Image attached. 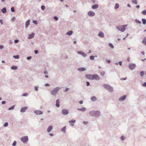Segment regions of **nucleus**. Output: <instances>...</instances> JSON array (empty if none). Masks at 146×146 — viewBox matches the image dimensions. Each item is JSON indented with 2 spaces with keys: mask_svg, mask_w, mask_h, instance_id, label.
<instances>
[{
  "mask_svg": "<svg viewBox=\"0 0 146 146\" xmlns=\"http://www.w3.org/2000/svg\"><path fill=\"white\" fill-rule=\"evenodd\" d=\"M60 88L59 87H56L52 90L51 92V94L54 96H55L58 93V91L60 90Z\"/></svg>",
  "mask_w": 146,
  "mask_h": 146,
  "instance_id": "1",
  "label": "nucleus"
},
{
  "mask_svg": "<svg viewBox=\"0 0 146 146\" xmlns=\"http://www.w3.org/2000/svg\"><path fill=\"white\" fill-rule=\"evenodd\" d=\"M90 115L92 116H94L96 117L100 115V112L98 111H92L90 112Z\"/></svg>",
  "mask_w": 146,
  "mask_h": 146,
  "instance_id": "2",
  "label": "nucleus"
},
{
  "mask_svg": "<svg viewBox=\"0 0 146 146\" xmlns=\"http://www.w3.org/2000/svg\"><path fill=\"white\" fill-rule=\"evenodd\" d=\"M127 25H124L121 26L117 27V28L118 30L122 32H123L125 30V27H127Z\"/></svg>",
  "mask_w": 146,
  "mask_h": 146,
  "instance_id": "3",
  "label": "nucleus"
},
{
  "mask_svg": "<svg viewBox=\"0 0 146 146\" xmlns=\"http://www.w3.org/2000/svg\"><path fill=\"white\" fill-rule=\"evenodd\" d=\"M104 86L105 88H106L110 92L112 91L113 90L112 88L109 86L105 84L104 85Z\"/></svg>",
  "mask_w": 146,
  "mask_h": 146,
  "instance_id": "4",
  "label": "nucleus"
},
{
  "mask_svg": "<svg viewBox=\"0 0 146 146\" xmlns=\"http://www.w3.org/2000/svg\"><path fill=\"white\" fill-rule=\"evenodd\" d=\"M21 139L22 142H25L28 141V137L27 136H24L22 137Z\"/></svg>",
  "mask_w": 146,
  "mask_h": 146,
  "instance_id": "5",
  "label": "nucleus"
},
{
  "mask_svg": "<svg viewBox=\"0 0 146 146\" xmlns=\"http://www.w3.org/2000/svg\"><path fill=\"white\" fill-rule=\"evenodd\" d=\"M100 79L99 76L97 74L93 75V80H99Z\"/></svg>",
  "mask_w": 146,
  "mask_h": 146,
  "instance_id": "6",
  "label": "nucleus"
},
{
  "mask_svg": "<svg viewBox=\"0 0 146 146\" xmlns=\"http://www.w3.org/2000/svg\"><path fill=\"white\" fill-rule=\"evenodd\" d=\"M86 77L89 79L93 80V75L86 74Z\"/></svg>",
  "mask_w": 146,
  "mask_h": 146,
  "instance_id": "7",
  "label": "nucleus"
},
{
  "mask_svg": "<svg viewBox=\"0 0 146 146\" xmlns=\"http://www.w3.org/2000/svg\"><path fill=\"white\" fill-rule=\"evenodd\" d=\"M88 15L90 16H93L95 15V13L92 11H90L88 13Z\"/></svg>",
  "mask_w": 146,
  "mask_h": 146,
  "instance_id": "8",
  "label": "nucleus"
},
{
  "mask_svg": "<svg viewBox=\"0 0 146 146\" xmlns=\"http://www.w3.org/2000/svg\"><path fill=\"white\" fill-rule=\"evenodd\" d=\"M34 112L37 115L42 114L43 113V112L42 111L39 110L35 111H34Z\"/></svg>",
  "mask_w": 146,
  "mask_h": 146,
  "instance_id": "9",
  "label": "nucleus"
},
{
  "mask_svg": "<svg viewBox=\"0 0 146 146\" xmlns=\"http://www.w3.org/2000/svg\"><path fill=\"white\" fill-rule=\"evenodd\" d=\"M135 65L134 64H130L129 66V67L130 69L131 70L135 68Z\"/></svg>",
  "mask_w": 146,
  "mask_h": 146,
  "instance_id": "10",
  "label": "nucleus"
},
{
  "mask_svg": "<svg viewBox=\"0 0 146 146\" xmlns=\"http://www.w3.org/2000/svg\"><path fill=\"white\" fill-rule=\"evenodd\" d=\"M62 113L63 115L67 114L68 113V111L66 110H63L62 111Z\"/></svg>",
  "mask_w": 146,
  "mask_h": 146,
  "instance_id": "11",
  "label": "nucleus"
},
{
  "mask_svg": "<svg viewBox=\"0 0 146 146\" xmlns=\"http://www.w3.org/2000/svg\"><path fill=\"white\" fill-rule=\"evenodd\" d=\"M27 109V107H23L21 109V111L22 112H24Z\"/></svg>",
  "mask_w": 146,
  "mask_h": 146,
  "instance_id": "12",
  "label": "nucleus"
},
{
  "mask_svg": "<svg viewBox=\"0 0 146 146\" xmlns=\"http://www.w3.org/2000/svg\"><path fill=\"white\" fill-rule=\"evenodd\" d=\"M126 98V96H125V95L123 96H121V97H120L119 98V100L120 101H122L124 100H125V99Z\"/></svg>",
  "mask_w": 146,
  "mask_h": 146,
  "instance_id": "13",
  "label": "nucleus"
},
{
  "mask_svg": "<svg viewBox=\"0 0 146 146\" xmlns=\"http://www.w3.org/2000/svg\"><path fill=\"white\" fill-rule=\"evenodd\" d=\"M53 127L52 126H50L48 127L47 129V131L49 132L52 129Z\"/></svg>",
  "mask_w": 146,
  "mask_h": 146,
  "instance_id": "14",
  "label": "nucleus"
},
{
  "mask_svg": "<svg viewBox=\"0 0 146 146\" xmlns=\"http://www.w3.org/2000/svg\"><path fill=\"white\" fill-rule=\"evenodd\" d=\"M98 36L101 37H103L104 36V35L102 32H100L98 34Z\"/></svg>",
  "mask_w": 146,
  "mask_h": 146,
  "instance_id": "15",
  "label": "nucleus"
},
{
  "mask_svg": "<svg viewBox=\"0 0 146 146\" xmlns=\"http://www.w3.org/2000/svg\"><path fill=\"white\" fill-rule=\"evenodd\" d=\"M34 33H32L31 34H30L28 36V38L29 39H31L33 38L34 36Z\"/></svg>",
  "mask_w": 146,
  "mask_h": 146,
  "instance_id": "16",
  "label": "nucleus"
},
{
  "mask_svg": "<svg viewBox=\"0 0 146 146\" xmlns=\"http://www.w3.org/2000/svg\"><path fill=\"white\" fill-rule=\"evenodd\" d=\"M30 20H28L26 22L25 26L26 28L30 24Z\"/></svg>",
  "mask_w": 146,
  "mask_h": 146,
  "instance_id": "17",
  "label": "nucleus"
},
{
  "mask_svg": "<svg viewBox=\"0 0 146 146\" xmlns=\"http://www.w3.org/2000/svg\"><path fill=\"white\" fill-rule=\"evenodd\" d=\"M98 7V5L96 4L92 6V8L93 9H96Z\"/></svg>",
  "mask_w": 146,
  "mask_h": 146,
  "instance_id": "18",
  "label": "nucleus"
},
{
  "mask_svg": "<svg viewBox=\"0 0 146 146\" xmlns=\"http://www.w3.org/2000/svg\"><path fill=\"white\" fill-rule=\"evenodd\" d=\"M56 106L57 107H59L60 106V105L59 104V100L58 99L56 100Z\"/></svg>",
  "mask_w": 146,
  "mask_h": 146,
  "instance_id": "19",
  "label": "nucleus"
},
{
  "mask_svg": "<svg viewBox=\"0 0 146 146\" xmlns=\"http://www.w3.org/2000/svg\"><path fill=\"white\" fill-rule=\"evenodd\" d=\"M86 69L84 68H81L78 69V70L80 71H85Z\"/></svg>",
  "mask_w": 146,
  "mask_h": 146,
  "instance_id": "20",
  "label": "nucleus"
},
{
  "mask_svg": "<svg viewBox=\"0 0 146 146\" xmlns=\"http://www.w3.org/2000/svg\"><path fill=\"white\" fill-rule=\"evenodd\" d=\"M96 98L95 96H93L91 98V100L92 101H94L96 100Z\"/></svg>",
  "mask_w": 146,
  "mask_h": 146,
  "instance_id": "21",
  "label": "nucleus"
},
{
  "mask_svg": "<svg viewBox=\"0 0 146 146\" xmlns=\"http://www.w3.org/2000/svg\"><path fill=\"white\" fill-rule=\"evenodd\" d=\"M86 110V109L84 107L80 109L78 108V110L79 111H85Z\"/></svg>",
  "mask_w": 146,
  "mask_h": 146,
  "instance_id": "22",
  "label": "nucleus"
},
{
  "mask_svg": "<svg viewBox=\"0 0 146 146\" xmlns=\"http://www.w3.org/2000/svg\"><path fill=\"white\" fill-rule=\"evenodd\" d=\"M72 33H73L72 31H68L67 33V35H70L72 34Z\"/></svg>",
  "mask_w": 146,
  "mask_h": 146,
  "instance_id": "23",
  "label": "nucleus"
},
{
  "mask_svg": "<svg viewBox=\"0 0 146 146\" xmlns=\"http://www.w3.org/2000/svg\"><path fill=\"white\" fill-rule=\"evenodd\" d=\"M11 68L13 70H16L17 69V67L16 66H13L11 67Z\"/></svg>",
  "mask_w": 146,
  "mask_h": 146,
  "instance_id": "24",
  "label": "nucleus"
},
{
  "mask_svg": "<svg viewBox=\"0 0 146 146\" xmlns=\"http://www.w3.org/2000/svg\"><path fill=\"white\" fill-rule=\"evenodd\" d=\"M2 11L3 13H5L6 12V9L5 8H4L2 9Z\"/></svg>",
  "mask_w": 146,
  "mask_h": 146,
  "instance_id": "25",
  "label": "nucleus"
},
{
  "mask_svg": "<svg viewBox=\"0 0 146 146\" xmlns=\"http://www.w3.org/2000/svg\"><path fill=\"white\" fill-rule=\"evenodd\" d=\"M142 21L143 24L145 25L146 23V20L145 19H142Z\"/></svg>",
  "mask_w": 146,
  "mask_h": 146,
  "instance_id": "26",
  "label": "nucleus"
},
{
  "mask_svg": "<svg viewBox=\"0 0 146 146\" xmlns=\"http://www.w3.org/2000/svg\"><path fill=\"white\" fill-rule=\"evenodd\" d=\"M132 2L134 4H137V0H131Z\"/></svg>",
  "mask_w": 146,
  "mask_h": 146,
  "instance_id": "27",
  "label": "nucleus"
},
{
  "mask_svg": "<svg viewBox=\"0 0 146 146\" xmlns=\"http://www.w3.org/2000/svg\"><path fill=\"white\" fill-rule=\"evenodd\" d=\"M76 120H72L71 121H69V122L70 123H74L75 122Z\"/></svg>",
  "mask_w": 146,
  "mask_h": 146,
  "instance_id": "28",
  "label": "nucleus"
},
{
  "mask_svg": "<svg viewBox=\"0 0 146 146\" xmlns=\"http://www.w3.org/2000/svg\"><path fill=\"white\" fill-rule=\"evenodd\" d=\"M135 21L138 24H140L141 23V21H139V20L137 19L135 20Z\"/></svg>",
  "mask_w": 146,
  "mask_h": 146,
  "instance_id": "29",
  "label": "nucleus"
},
{
  "mask_svg": "<svg viewBox=\"0 0 146 146\" xmlns=\"http://www.w3.org/2000/svg\"><path fill=\"white\" fill-rule=\"evenodd\" d=\"M142 42L146 45V38H144L142 41Z\"/></svg>",
  "mask_w": 146,
  "mask_h": 146,
  "instance_id": "30",
  "label": "nucleus"
},
{
  "mask_svg": "<svg viewBox=\"0 0 146 146\" xmlns=\"http://www.w3.org/2000/svg\"><path fill=\"white\" fill-rule=\"evenodd\" d=\"M119 7V4L117 3L115 4V9H117Z\"/></svg>",
  "mask_w": 146,
  "mask_h": 146,
  "instance_id": "31",
  "label": "nucleus"
},
{
  "mask_svg": "<svg viewBox=\"0 0 146 146\" xmlns=\"http://www.w3.org/2000/svg\"><path fill=\"white\" fill-rule=\"evenodd\" d=\"M13 57L15 58L18 59L19 58V55L14 56Z\"/></svg>",
  "mask_w": 146,
  "mask_h": 146,
  "instance_id": "32",
  "label": "nucleus"
},
{
  "mask_svg": "<svg viewBox=\"0 0 146 146\" xmlns=\"http://www.w3.org/2000/svg\"><path fill=\"white\" fill-rule=\"evenodd\" d=\"M142 13L144 15H146V10H144L142 11Z\"/></svg>",
  "mask_w": 146,
  "mask_h": 146,
  "instance_id": "33",
  "label": "nucleus"
},
{
  "mask_svg": "<svg viewBox=\"0 0 146 146\" xmlns=\"http://www.w3.org/2000/svg\"><path fill=\"white\" fill-rule=\"evenodd\" d=\"M104 74L105 72L104 71H102L100 73L101 75L102 76H104Z\"/></svg>",
  "mask_w": 146,
  "mask_h": 146,
  "instance_id": "34",
  "label": "nucleus"
},
{
  "mask_svg": "<svg viewBox=\"0 0 146 146\" xmlns=\"http://www.w3.org/2000/svg\"><path fill=\"white\" fill-rule=\"evenodd\" d=\"M66 127H64L61 129V131H65Z\"/></svg>",
  "mask_w": 146,
  "mask_h": 146,
  "instance_id": "35",
  "label": "nucleus"
},
{
  "mask_svg": "<svg viewBox=\"0 0 146 146\" xmlns=\"http://www.w3.org/2000/svg\"><path fill=\"white\" fill-rule=\"evenodd\" d=\"M109 45L112 48H113L114 46L111 44L110 43V44H109Z\"/></svg>",
  "mask_w": 146,
  "mask_h": 146,
  "instance_id": "36",
  "label": "nucleus"
},
{
  "mask_svg": "<svg viewBox=\"0 0 146 146\" xmlns=\"http://www.w3.org/2000/svg\"><path fill=\"white\" fill-rule=\"evenodd\" d=\"M14 106H13L12 107H11L9 108V110H13L14 109Z\"/></svg>",
  "mask_w": 146,
  "mask_h": 146,
  "instance_id": "37",
  "label": "nucleus"
},
{
  "mask_svg": "<svg viewBox=\"0 0 146 146\" xmlns=\"http://www.w3.org/2000/svg\"><path fill=\"white\" fill-rule=\"evenodd\" d=\"M41 8L42 10H43L45 9V7L44 6H42Z\"/></svg>",
  "mask_w": 146,
  "mask_h": 146,
  "instance_id": "38",
  "label": "nucleus"
},
{
  "mask_svg": "<svg viewBox=\"0 0 146 146\" xmlns=\"http://www.w3.org/2000/svg\"><path fill=\"white\" fill-rule=\"evenodd\" d=\"M8 123H7V122H6V123H5V124L3 126H4V127H6V126H8Z\"/></svg>",
  "mask_w": 146,
  "mask_h": 146,
  "instance_id": "39",
  "label": "nucleus"
},
{
  "mask_svg": "<svg viewBox=\"0 0 146 146\" xmlns=\"http://www.w3.org/2000/svg\"><path fill=\"white\" fill-rule=\"evenodd\" d=\"M16 144V142L15 141L12 144V145L13 146H15Z\"/></svg>",
  "mask_w": 146,
  "mask_h": 146,
  "instance_id": "40",
  "label": "nucleus"
},
{
  "mask_svg": "<svg viewBox=\"0 0 146 146\" xmlns=\"http://www.w3.org/2000/svg\"><path fill=\"white\" fill-rule=\"evenodd\" d=\"M94 57L93 56H91L90 57V59L92 60H93L94 59Z\"/></svg>",
  "mask_w": 146,
  "mask_h": 146,
  "instance_id": "41",
  "label": "nucleus"
},
{
  "mask_svg": "<svg viewBox=\"0 0 146 146\" xmlns=\"http://www.w3.org/2000/svg\"><path fill=\"white\" fill-rule=\"evenodd\" d=\"M144 72L143 71H141L140 72V74L141 76H142L144 74Z\"/></svg>",
  "mask_w": 146,
  "mask_h": 146,
  "instance_id": "42",
  "label": "nucleus"
},
{
  "mask_svg": "<svg viewBox=\"0 0 146 146\" xmlns=\"http://www.w3.org/2000/svg\"><path fill=\"white\" fill-rule=\"evenodd\" d=\"M54 19L56 21H57L58 19V18L56 16L54 17Z\"/></svg>",
  "mask_w": 146,
  "mask_h": 146,
  "instance_id": "43",
  "label": "nucleus"
},
{
  "mask_svg": "<svg viewBox=\"0 0 146 146\" xmlns=\"http://www.w3.org/2000/svg\"><path fill=\"white\" fill-rule=\"evenodd\" d=\"M11 11H12L13 12H14L15 11V10H14V7H13L11 8Z\"/></svg>",
  "mask_w": 146,
  "mask_h": 146,
  "instance_id": "44",
  "label": "nucleus"
},
{
  "mask_svg": "<svg viewBox=\"0 0 146 146\" xmlns=\"http://www.w3.org/2000/svg\"><path fill=\"white\" fill-rule=\"evenodd\" d=\"M33 22L34 23L36 24V25L38 23H37V21H33Z\"/></svg>",
  "mask_w": 146,
  "mask_h": 146,
  "instance_id": "45",
  "label": "nucleus"
},
{
  "mask_svg": "<svg viewBox=\"0 0 146 146\" xmlns=\"http://www.w3.org/2000/svg\"><path fill=\"white\" fill-rule=\"evenodd\" d=\"M83 56H84V57H85L86 56V54L85 53H84L83 52L82 54Z\"/></svg>",
  "mask_w": 146,
  "mask_h": 146,
  "instance_id": "46",
  "label": "nucleus"
},
{
  "mask_svg": "<svg viewBox=\"0 0 146 146\" xmlns=\"http://www.w3.org/2000/svg\"><path fill=\"white\" fill-rule=\"evenodd\" d=\"M18 41H19L18 40H15L14 41V42H15V43H17L18 42Z\"/></svg>",
  "mask_w": 146,
  "mask_h": 146,
  "instance_id": "47",
  "label": "nucleus"
},
{
  "mask_svg": "<svg viewBox=\"0 0 146 146\" xmlns=\"http://www.w3.org/2000/svg\"><path fill=\"white\" fill-rule=\"evenodd\" d=\"M28 95V94L27 93H25L23 94V96H27Z\"/></svg>",
  "mask_w": 146,
  "mask_h": 146,
  "instance_id": "48",
  "label": "nucleus"
},
{
  "mask_svg": "<svg viewBox=\"0 0 146 146\" xmlns=\"http://www.w3.org/2000/svg\"><path fill=\"white\" fill-rule=\"evenodd\" d=\"M35 90L36 91H37L38 90V88L36 86L35 87Z\"/></svg>",
  "mask_w": 146,
  "mask_h": 146,
  "instance_id": "49",
  "label": "nucleus"
},
{
  "mask_svg": "<svg viewBox=\"0 0 146 146\" xmlns=\"http://www.w3.org/2000/svg\"><path fill=\"white\" fill-rule=\"evenodd\" d=\"M31 58V56H29L27 58V59L28 60H30Z\"/></svg>",
  "mask_w": 146,
  "mask_h": 146,
  "instance_id": "50",
  "label": "nucleus"
},
{
  "mask_svg": "<svg viewBox=\"0 0 146 146\" xmlns=\"http://www.w3.org/2000/svg\"><path fill=\"white\" fill-rule=\"evenodd\" d=\"M78 53L79 54H82L83 52L81 51H78Z\"/></svg>",
  "mask_w": 146,
  "mask_h": 146,
  "instance_id": "51",
  "label": "nucleus"
},
{
  "mask_svg": "<svg viewBox=\"0 0 146 146\" xmlns=\"http://www.w3.org/2000/svg\"><path fill=\"white\" fill-rule=\"evenodd\" d=\"M86 84L87 86H89L90 85V83L89 82H86Z\"/></svg>",
  "mask_w": 146,
  "mask_h": 146,
  "instance_id": "52",
  "label": "nucleus"
},
{
  "mask_svg": "<svg viewBox=\"0 0 146 146\" xmlns=\"http://www.w3.org/2000/svg\"><path fill=\"white\" fill-rule=\"evenodd\" d=\"M124 137L123 136H121V139L122 140H123L124 139Z\"/></svg>",
  "mask_w": 146,
  "mask_h": 146,
  "instance_id": "53",
  "label": "nucleus"
},
{
  "mask_svg": "<svg viewBox=\"0 0 146 146\" xmlns=\"http://www.w3.org/2000/svg\"><path fill=\"white\" fill-rule=\"evenodd\" d=\"M38 52V50H35V52L36 54H37Z\"/></svg>",
  "mask_w": 146,
  "mask_h": 146,
  "instance_id": "54",
  "label": "nucleus"
},
{
  "mask_svg": "<svg viewBox=\"0 0 146 146\" xmlns=\"http://www.w3.org/2000/svg\"><path fill=\"white\" fill-rule=\"evenodd\" d=\"M0 22L1 23V25L3 24V23L2 22V20H1V19L0 20Z\"/></svg>",
  "mask_w": 146,
  "mask_h": 146,
  "instance_id": "55",
  "label": "nucleus"
},
{
  "mask_svg": "<svg viewBox=\"0 0 146 146\" xmlns=\"http://www.w3.org/2000/svg\"><path fill=\"white\" fill-rule=\"evenodd\" d=\"M143 86L144 87L146 86V82L143 84Z\"/></svg>",
  "mask_w": 146,
  "mask_h": 146,
  "instance_id": "56",
  "label": "nucleus"
},
{
  "mask_svg": "<svg viewBox=\"0 0 146 146\" xmlns=\"http://www.w3.org/2000/svg\"><path fill=\"white\" fill-rule=\"evenodd\" d=\"M15 17H13L12 19V21H14L15 20Z\"/></svg>",
  "mask_w": 146,
  "mask_h": 146,
  "instance_id": "57",
  "label": "nucleus"
},
{
  "mask_svg": "<svg viewBox=\"0 0 146 146\" xmlns=\"http://www.w3.org/2000/svg\"><path fill=\"white\" fill-rule=\"evenodd\" d=\"M119 63L120 65L121 66L122 65V62H119Z\"/></svg>",
  "mask_w": 146,
  "mask_h": 146,
  "instance_id": "58",
  "label": "nucleus"
},
{
  "mask_svg": "<svg viewBox=\"0 0 146 146\" xmlns=\"http://www.w3.org/2000/svg\"><path fill=\"white\" fill-rule=\"evenodd\" d=\"M79 102L80 104H81L83 103V102L82 101H80Z\"/></svg>",
  "mask_w": 146,
  "mask_h": 146,
  "instance_id": "59",
  "label": "nucleus"
},
{
  "mask_svg": "<svg viewBox=\"0 0 146 146\" xmlns=\"http://www.w3.org/2000/svg\"><path fill=\"white\" fill-rule=\"evenodd\" d=\"M44 73L45 74H47L48 72H47L46 71H45L44 72Z\"/></svg>",
  "mask_w": 146,
  "mask_h": 146,
  "instance_id": "60",
  "label": "nucleus"
},
{
  "mask_svg": "<svg viewBox=\"0 0 146 146\" xmlns=\"http://www.w3.org/2000/svg\"><path fill=\"white\" fill-rule=\"evenodd\" d=\"M3 48V46L2 45H0V49H2Z\"/></svg>",
  "mask_w": 146,
  "mask_h": 146,
  "instance_id": "61",
  "label": "nucleus"
},
{
  "mask_svg": "<svg viewBox=\"0 0 146 146\" xmlns=\"http://www.w3.org/2000/svg\"><path fill=\"white\" fill-rule=\"evenodd\" d=\"M5 101H3L2 102V103L3 104H5Z\"/></svg>",
  "mask_w": 146,
  "mask_h": 146,
  "instance_id": "62",
  "label": "nucleus"
},
{
  "mask_svg": "<svg viewBox=\"0 0 146 146\" xmlns=\"http://www.w3.org/2000/svg\"><path fill=\"white\" fill-rule=\"evenodd\" d=\"M49 86V85L48 84H45V86Z\"/></svg>",
  "mask_w": 146,
  "mask_h": 146,
  "instance_id": "63",
  "label": "nucleus"
},
{
  "mask_svg": "<svg viewBox=\"0 0 146 146\" xmlns=\"http://www.w3.org/2000/svg\"><path fill=\"white\" fill-rule=\"evenodd\" d=\"M136 7L138 9H139V5H137L136 6Z\"/></svg>",
  "mask_w": 146,
  "mask_h": 146,
  "instance_id": "64",
  "label": "nucleus"
}]
</instances>
